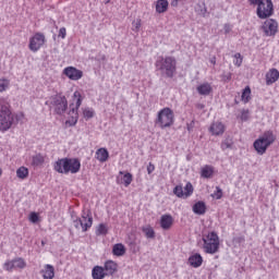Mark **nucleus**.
Here are the masks:
<instances>
[{"instance_id": "1", "label": "nucleus", "mask_w": 279, "mask_h": 279, "mask_svg": "<svg viewBox=\"0 0 279 279\" xmlns=\"http://www.w3.org/2000/svg\"><path fill=\"white\" fill-rule=\"evenodd\" d=\"M25 114L23 112L16 113L12 112V106L8 99L0 97V132H8L13 125L14 120L23 121Z\"/></svg>"}, {"instance_id": "2", "label": "nucleus", "mask_w": 279, "mask_h": 279, "mask_svg": "<svg viewBox=\"0 0 279 279\" xmlns=\"http://www.w3.org/2000/svg\"><path fill=\"white\" fill-rule=\"evenodd\" d=\"M52 167L57 173L63 175H69V173H71L72 175H75V173H80V170L82 169V161H80L78 158L64 157L58 159Z\"/></svg>"}, {"instance_id": "3", "label": "nucleus", "mask_w": 279, "mask_h": 279, "mask_svg": "<svg viewBox=\"0 0 279 279\" xmlns=\"http://www.w3.org/2000/svg\"><path fill=\"white\" fill-rule=\"evenodd\" d=\"M156 70L159 71L161 77L173 78L178 73V60L175 57L166 56L158 57L155 62Z\"/></svg>"}, {"instance_id": "4", "label": "nucleus", "mask_w": 279, "mask_h": 279, "mask_svg": "<svg viewBox=\"0 0 279 279\" xmlns=\"http://www.w3.org/2000/svg\"><path fill=\"white\" fill-rule=\"evenodd\" d=\"M276 143V135L274 134V131H265L253 144L254 149L259 154V156H263L267 151V148L270 147V145H274Z\"/></svg>"}, {"instance_id": "5", "label": "nucleus", "mask_w": 279, "mask_h": 279, "mask_svg": "<svg viewBox=\"0 0 279 279\" xmlns=\"http://www.w3.org/2000/svg\"><path fill=\"white\" fill-rule=\"evenodd\" d=\"M250 5H257L256 14L265 20L274 16V2L271 0H248Z\"/></svg>"}, {"instance_id": "6", "label": "nucleus", "mask_w": 279, "mask_h": 279, "mask_svg": "<svg viewBox=\"0 0 279 279\" xmlns=\"http://www.w3.org/2000/svg\"><path fill=\"white\" fill-rule=\"evenodd\" d=\"M174 121L175 116L173 114V110H171L169 107H166L158 111L155 124H157L161 130H166V128H171Z\"/></svg>"}, {"instance_id": "7", "label": "nucleus", "mask_w": 279, "mask_h": 279, "mask_svg": "<svg viewBox=\"0 0 279 279\" xmlns=\"http://www.w3.org/2000/svg\"><path fill=\"white\" fill-rule=\"evenodd\" d=\"M203 250L205 254H217L219 252V235L215 231H210L203 235Z\"/></svg>"}, {"instance_id": "8", "label": "nucleus", "mask_w": 279, "mask_h": 279, "mask_svg": "<svg viewBox=\"0 0 279 279\" xmlns=\"http://www.w3.org/2000/svg\"><path fill=\"white\" fill-rule=\"evenodd\" d=\"M49 106L50 108H53L56 114L62 117V114H64L69 108V101L66 100V96L57 94L50 97Z\"/></svg>"}, {"instance_id": "9", "label": "nucleus", "mask_w": 279, "mask_h": 279, "mask_svg": "<svg viewBox=\"0 0 279 279\" xmlns=\"http://www.w3.org/2000/svg\"><path fill=\"white\" fill-rule=\"evenodd\" d=\"M82 101H83L82 94L77 90L74 92L73 104H75V107H73L70 110V114L72 112V114H75V117H72V119L65 121V124L70 125V128L77 125V110H80V106H82Z\"/></svg>"}, {"instance_id": "10", "label": "nucleus", "mask_w": 279, "mask_h": 279, "mask_svg": "<svg viewBox=\"0 0 279 279\" xmlns=\"http://www.w3.org/2000/svg\"><path fill=\"white\" fill-rule=\"evenodd\" d=\"M74 227L76 229L82 228L83 232H87L89 228H93V216L90 210H83L82 218H76L74 220Z\"/></svg>"}, {"instance_id": "11", "label": "nucleus", "mask_w": 279, "mask_h": 279, "mask_svg": "<svg viewBox=\"0 0 279 279\" xmlns=\"http://www.w3.org/2000/svg\"><path fill=\"white\" fill-rule=\"evenodd\" d=\"M264 36L271 37L278 34V22L274 19H267L260 26Z\"/></svg>"}, {"instance_id": "12", "label": "nucleus", "mask_w": 279, "mask_h": 279, "mask_svg": "<svg viewBox=\"0 0 279 279\" xmlns=\"http://www.w3.org/2000/svg\"><path fill=\"white\" fill-rule=\"evenodd\" d=\"M45 34L36 33L33 37L29 38L28 49L36 53V51H40L43 45H45Z\"/></svg>"}, {"instance_id": "13", "label": "nucleus", "mask_w": 279, "mask_h": 279, "mask_svg": "<svg viewBox=\"0 0 279 279\" xmlns=\"http://www.w3.org/2000/svg\"><path fill=\"white\" fill-rule=\"evenodd\" d=\"M63 74H65V76L73 82H77L78 80H82V77H84V72H82V70H77L74 66L64 68Z\"/></svg>"}, {"instance_id": "14", "label": "nucleus", "mask_w": 279, "mask_h": 279, "mask_svg": "<svg viewBox=\"0 0 279 279\" xmlns=\"http://www.w3.org/2000/svg\"><path fill=\"white\" fill-rule=\"evenodd\" d=\"M209 132L211 136H223V133L226 132V124L222 122H214L209 126Z\"/></svg>"}, {"instance_id": "15", "label": "nucleus", "mask_w": 279, "mask_h": 279, "mask_svg": "<svg viewBox=\"0 0 279 279\" xmlns=\"http://www.w3.org/2000/svg\"><path fill=\"white\" fill-rule=\"evenodd\" d=\"M102 269H105L106 276H114L119 269V265L114 260L105 262Z\"/></svg>"}, {"instance_id": "16", "label": "nucleus", "mask_w": 279, "mask_h": 279, "mask_svg": "<svg viewBox=\"0 0 279 279\" xmlns=\"http://www.w3.org/2000/svg\"><path fill=\"white\" fill-rule=\"evenodd\" d=\"M160 228L163 230H171L173 227V216L171 214H165L160 217Z\"/></svg>"}, {"instance_id": "17", "label": "nucleus", "mask_w": 279, "mask_h": 279, "mask_svg": "<svg viewBox=\"0 0 279 279\" xmlns=\"http://www.w3.org/2000/svg\"><path fill=\"white\" fill-rule=\"evenodd\" d=\"M279 80V71L278 69H270L266 74V84L267 86H271V84H276Z\"/></svg>"}, {"instance_id": "18", "label": "nucleus", "mask_w": 279, "mask_h": 279, "mask_svg": "<svg viewBox=\"0 0 279 279\" xmlns=\"http://www.w3.org/2000/svg\"><path fill=\"white\" fill-rule=\"evenodd\" d=\"M196 90L198 93V95H202L203 97H208V95H210V93H213V85H210V83L205 82L202 83L201 85H198L196 87Z\"/></svg>"}, {"instance_id": "19", "label": "nucleus", "mask_w": 279, "mask_h": 279, "mask_svg": "<svg viewBox=\"0 0 279 279\" xmlns=\"http://www.w3.org/2000/svg\"><path fill=\"white\" fill-rule=\"evenodd\" d=\"M202 263H204V258L199 253H196L189 257V264L191 265V267H194V269L202 267Z\"/></svg>"}, {"instance_id": "20", "label": "nucleus", "mask_w": 279, "mask_h": 279, "mask_svg": "<svg viewBox=\"0 0 279 279\" xmlns=\"http://www.w3.org/2000/svg\"><path fill=\"white\" fill-rule=\"evenodd\" d=\"M95 158H97L99 162H106L108 158H110V153H108L106 148H99L96 150Z\"/></svg>"}, {"instance_id": "21", "label": "nucleus", "mask_w": 279, "mask_h": 279, "mask_svg": "<svg viewBox=\"0 0 279 279\" xmlns=\"http://www.w3.org/2000/svg\"><path fill=\"white\" fill-rule=\"evenodd\" d=\"M92 276L94 279H105L107 275L104 266H95L92 270Z\"/></svg>"}, {"instance_id": "22", "label": "nucleus", "mask_w": 279, "mask_h": 279, "mask_svg": "<svg viewBox=\"0 0 279 279\" xmlns=\"http://www.w3.org/2000/svg\"><path fill=\"white\" fill-rule=\"evenodd\" d=\"M193 213L195 215H206V203L198 201L193 205Z\"/></svg>"}, {"instance_id": "23", "label": "nucleus", "mask_w": 279, "mask_h": 279, "mask_svg": "<svg viewBox=\"0 0 279 279\" xmlns=\"http://www.w3.org/2000/svg\"><path fill=\"white\" fill-rule=\"evenodd\" d=\"M44 279H53L56 277V270L51 264H46L44 266Z\"/></svg>"}, {"instance_id": "24", "label": "nucleus", "mask_w": 279, "mask_h": 279, "mask_svg": "<svg viewBox=\"0 0 279 279\" xmlns=\"http://www.w3.org/2000/svg\"><path fill=\"white\" fill-rule=\"evenodd\" d=\"M215 173V168L210 165H206L201 170L202 178H205L206 180L210 179Z\"/></svg>"}, {"instance_id": "25", "label": "nucleus", "mask_w": 279, "mask_h": 279, "mask_svg": "<svg viewBox=\"0 0 279 279\" xmlns=\"http://www.w3.org/2000/svg\"><path fill=\"white\" fill-rule=\"evenodd\" d=\"M167 10H169V1L158 0L156 3V12L158 14H163V12H167Z\"/></svg>"}, {"instance_id": "26", "label": "nucleus", "mask_w": 279, "mask_h": 279, "mask_svg": "<svg viewBox=\"0 0 279 279\" xmlns=\"http://www.w3.org/2000/svg\"><path fill=\"white\" fill-rule=\"evenodd\" d=\"M113 256H124L125 254V245L123 243L114 244L112 247Z\"/></svg>"}, {"instance_id": "27", "label": "nucleus", "mask_w": 279, "mask_h": 279, "mask_svg": "<svg viewBox=\"0 0 279 279\" xmlns=\"http://www.w3.org/2000/svg\"><path fill=\"white\" fill-rule=\"evenodd\" d=\"M32 165L33 167H40V165H45V156L40 154L33 156Z\"/></svg>"}, {"instance_id": "28", "label": "nucleus", "mask_w": 279, "mask_h": 279, "mask_svg": "<svg viewBox=\"0 0 279 279\" xmlns=\"http://www.w3.org/2000/svg\"><path fill=\"white\" fill-rule=\"evenodd\" d=\"M13 260V267L14 269H25V267H27V263H25V259L17 257Z\"/></svg>"}, {"instance_id": "29", "label": "nucleus", "mask_w": 279, "mask_h": 279, "mask_svg": "<svg viewBox=\"0 0 279 279\" xmlns=\"http://www.w3.org/2000/svg\"><path fill=\"white\" fill-rule=\"evenodd\" d=\"M142 232H144L146 239H155L156 238V231H154V228L151 227H143Z\"/></svg>"}, {"instance_id": "30", "label": "nucleus", "mask_w": 279, "mask_h": 279, "mask_svg": "<svg viewBox=\"0 0 279 279\" xmlns=\"http://www.w3.org/2000/svg\"><path fill=\"white\" fill-rule=\"evenodd\" d=\"M27 175H29V170L25 167H20L16 170V177L20 178V180H25V178H27Z\"/></svg>"}, {"instance_id": "31", "label": "nucleus", "mask_w": 279, "mask_h": 279, "mask_svg": "<svg viewBox=\"0 0 279 279\" xmlns=\"http://www.w3.org/2000/svg\"><path fill=\"white\" fill-rule=\"evenodd\" d=\"M251 95H252V89L250 88V86H246L242 93V101H244V104H247L250 101Z\"/></svg>"}, {"instance_id": "32", "label": "nucleus", "mask_w": 279, "mask_h": 279, "mask_svg": "<svg viewBox=\"0 0 279 279\" xmlns=\"http://www.w3.org/2000/svg\"><path fill=\"white\" fill-rule=\"evenodd\" d=\"M193 184L191 182H187L185 184V186L183 187V193L185 195V197H191V195H193Z\"/></svg>"}, {"instance_id": "33", "label": "nucleus", "mask_w": 279, "mask_h": 279, "mask_svg": "<svg viewBox=\"0 0 279 279\" xmlns=\"http://www.w3.org/2000/svg\"><path fill=\"white\" fill-rule=\"evenodd\" d=\"M8 88H10V80L0 78V93H5Z\"/></svg>"}, {"instance_id": "34", "label": "nucleus", "mask_w": 279, "mask_h": 279, "mask_svg": "<svg viewBox=\"0 0 279 279\" xmlns=\"http://www.w3.org/2000/svg\"><path fill=\"white\" fill-rule=\"evenodd\" d=\"M96 234L99 236V235H106L108 234V226L104 225V223H100L98 227H97V230H96Z\"/></svg>"}, {"instance_id": "35", "label": "nucleus", "mask_w": 279, "mask_h": 279, "mask_svg": "<svg viewBox=\"0 0 279 279\" xmlns=\"http://www.w3.org/2000/svg\"><path fill=\"white\" fill-rule=\"evenodd\" d=\"M132 173L126 172L123 177H122V183L124 184V186H129L132 184Z\"/></svg>"}, {"instance_id": "36", "label": "nucleus", "mask_w": 279, "mask_h": 279, "mask_svg": "<svg viewBox=\"0 0 279 279\" xmlns=\"http://www.w3.org/2000/svg\"><path fill=\"white\" fill-rule=\"evenodd\" d=\"M141 25H142L141 19L134 20L132 22V32H135L136 34H138V32H141Z\"/></svg>"}, {"instance_id": "37", "label": "nucleus", "mask_w": 279, "mask_h": 279, "mask_svg": "<svg viewBox=\"0 0 279 279\" xmlns=\"http://www.w3.org/2000/svg\"><path fill=\"white\" fill-rule=\"evenodd\" d=\"M83 116L84 119H93V117H95V110H93V108H85L83 110Z\"/></svg>"}, {"instance_id": "38", "label": "nucleus", "mask_w": 279, "mask_h": 279, "mask_svg": "<svg viewBox=\"0 0 279 279\" xmlns=\"http://www.w3.org/2000/svg\"><path fill=\"white\" fill-rule=\"evenodd\" d=\"M173 193L174 195H177V197H184V187H182V185H177L174 189H173Z\"/></svg>"}, {"instance_id": "39", "label": "nucleus", "mask_w": 279, "mask_h": 279, "mask_svg": "<svg viewBox=\"0 0 279 279\" xmlns=\"http://www.w3.org/2000/svg\"><path fill=\"white\" fill-rule=\"evenodd\" d=\"M3 269H4L5 271H12V270H14L15 268H14V262H13V259H12V260H7V262L4 263V265H3Z\"/></svg>"}, {"instance_id": "40", "label": "nucleus", "mask_w": 279, "mask_h": 279, "mask_svg": "<svg viewBox=\"0 0 279 279\" xmlns=\"http://www.w3.org/2000/svg\"><path fill=\"white\" fill-rule=\"evenodd\" d=\"M28 219H29L31 223H38V221H39L40 218H39V216H38V213L32 211V213L29 214Z\"/></svg>"}, {"instance_id": "41", "label": "nucleus", "mask_w": 279, "mask_h": 279, "mask_svg": "<svg viewBox=\"0 0 279 279\" xmlns=\"http://www.w3.org/2000/svg\"><path fill=\"white\" fill-rule=\"evenodd\" d=\"M221 149L222 151H226V149H232V142L229 141V140H225L222 143H221Z\"/></svg>"}, {"instance_id": "42", "label": "nucleus", "mask_w": 279, "mask_h": 279, "mask_svg": "<svg viewBox=\"0 0 279 279\" xmlns=\"http://www.w3.org/2000/svg\"><path fill=\"white\" fill-rule=\"evenodd\" d=\"M240 119H241V121H247V119H250V111L248 110H242Z\"/></svg>"}, {"instance_id": "43", "label": "nucleus", "mask_w": 279, "mask_h": 279, "mask_svg": "<svg viewBox=\"0 0 279 279\" xmlns=\"http://www.w3.org/2000/svg\"><path fill=\"white\" fill-rule=\"evenodd\" d=\"M215 195H216V199H221V197H223V190H221V187L219 186H216Z\"/></svg>"}, {"instance_id": "44", "label": "nucleus", "mask_w": 279, "mask_h": 279, "mask_svg": "<svg viewBox=\"0 0 279 279\" xmlns=\"http://www.w3.org/2000/svg\"><path fill=\"white\" fill-rule=\"evenodd\" d=\"M59 38H66V28L65 27H61L59 29Z\"/></svg>"}, {"instance_id": "45", "label": "nucleus", "mask_w": 279, "mask_h": 279, "mask_svg": "<svg viewBox=\"0 0 279 279\" xmlns=\"http://www.w3.org/2000/svg\"><path fill=\"white\" fill-rule=\"evenodd\" d=\"M153 171H156V166H154V163L149 162L148 166H147L148 175H151Z\"/></svg>"}, {"instance_id": "46", "label": "nucleus", "mask_w": 279, "mask_h": 279, "mask_svg": "<svg viewBox=\"0 0 279 279\" xmlns=\"http://www.w3.org/2000/svg\"><path fill=\"white\" fill-rule=\"evenodd\" d=\"M195 128V120H192L190 123H187V132H193Z\"/></svg>"}, {"instance_id": "47", "label": "nucleus", "mask_w": 279, "mask_h": 279, "mask_svg": "<svg viewBox=\"0 0 279 279\" xmlns=\"http://www.w3.org/2000/svg\"><path fill=\"white\" fill-rule=\"evenodd\" d=\"M225 34H230L232 32V26L230 24H225Z\"/></svg>"}, {"instance_id": "48", "label": "nucleus", "mask_w": 279, "mask_h": 279, "mask_svg": "<svg viewBox=\"0 0 279 279\" xmlns=\"http://www.w3.org/2000/svg\"><path fill=\"white\" fill-rule=\"evenodd\" d=\"M222 80L223 82H230V80H232V74L231 73L223 74Z\"/></svg>"}, {"instance_id": "49", "label": "nucleus", "mask_w": 279, "mask_h": 279, "mask_svg": "<svg viewBox=\"0 0 279 279\" xmlns=\"http://www.w3.org/2000/svg\"><path fill=\"white\" fill-rule=\"evenodd\" d=\"M241 64H243V59H235L234 65L235 66H241Z\"/></svg>"}, {"instance_id": "50", "label": "nucleus", "mask_w": 279, "mask_h": 279, "mask_svg": "<svg viewBox=\"0 0 279 279\" xmlns=\"http://www.w3.org/2000/svg\"><path fill=\"white\" fill-rule=\"evenodd\" d=\"M180 2V0H172L171 1V5L172 8H178V3Z\"/></svg>"}, {"instance_id": "51", "label": "nucleus", "mask_w": 279, "mask_h": 279, "mask_svg": "<svg viewBox=\"0 0 279 279\" xmlns=\"http://www.w3.org/2000/svg\"><path fill=\"white\" fill-rule=\"evenodd\" d=\"M210 64H217V57H211L209 59Z\"/></svg>"}, {"instance_id": "52", "label": "nucleus", "mask_w": 279, "mask_h": 279, "mask_svg": "<svg viewBox=\"0 0 279 279\" xmlns=\"http://www.w3.org/2000/svg\"><path fill=\"white\" fill-rule=\"evenodd\" d=\"M234 58H235V60H243V57H242L241 53H239V52H236V53L234 54Z\"/></svg>"}, {"instance_id": "53", "label": "nucleus", "mask_w": 279, "mask_h": 279, "mask_svg": "<svg viewBox=\"0 0 279 279\" xmlns=\"http://www.w3.org/2000/svg\"><path fill=\"white\" fill-rule=\"evenodd\" d=\"M239 242L245 241V238H238Z\"/></svg>"}, {"instance_id": "54", "label": "nucleus", "mask_w": 279, "mask_h": 279, "mask_svg": "<svg viewBox=\"0 0 279 279\" xmlns=\"http://www.w3.org/2000/svg\"><path fill=\"white\" fill-rule=\"evenodd\" d=\"M105 3H110V0H105Z\"/></svg>"}, {"instance_id": "55", "label": "nucleus", "mask_w": 279, "mask_h": 279, "mask_svg": "<svg viewBox=\"0 0 279 279\" xmlns=\"http://www.w3.org/2000/svg\"><path fill=\"white\" fill-rule=\"evenodd\" d=\"M3 173V170H1V168H0V175Z\"/></svg>"}, {"instance_id": "56", "label": "nucleus", "mask_w": 279, "mask_h": 279, "mask_svg": "<svg viewBox=\"0 0 279 279\" xmlns=\"http://www.w3.org/2000/svg\"><path fill=\"white\" fill-rule=\"evenodd\" d=\"M120 175H123V171H120Z\"/></svg>"}, {"instance_id": "57", "label": "nucleus", "mask_w": 279, "mask_h": 279, "mask_svg": "<svg viewBox=\"0 0 279 279\" xmlns=\"http://www.w3.org/2000/svg\"><path fill=\"white\" fill-rule=\"evenodd\" d=\"M49 105V101H46V106H48Z\"/></svg>"}, {"instance_id": "58", "label": "nucleus", "mask_w": 279, "mask_h": 279, "mask_svg": "<svg viewBox=\"0 0 279 279\" xmlns=\"http://www.w3.org/2000/svg\"><path fill=\"white\" fill-rule=\"evenodd\" d=\"M204 12H206V9H204Z\"/></svg>"}]
</instances>
